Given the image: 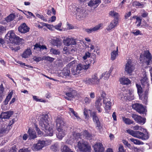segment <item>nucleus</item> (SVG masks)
Masks as SVG:
<instances>
[{"label": "nucleus", "mask_w": 152, "mask_h": 152, "mask_svg": "<svg viewBox=\"0 0 152 152\" xmlns=\"http://www.w3.org/2000/svg\"><path fill=\"white\" fill-rule=\"evenodd\" d=\"M48 116L47 114H43L39 118V124L42 130L48 136H52L53 134L52 124L49 122Z\"/></svg>", "instance_id": "obj_1"}, {"label": "nucleus", "mask_w": 152, "mask_h": 152, "mask_svg": "<svg viewBox=\"0 0 152 152\" xmlns=\"http://www.w3.org/2000/svg\"><path fill=\"white\" fill-rule=\"evenodd\" d=\"M56 129L58 133L56 134L57 137L60 140L62 139L65 135V126L61 118L57 117L56 120Z\"/></svg>", "instance_id": "obj_2"}, {"label": "nucleus", "mask_w": 152, "mask_h": 152, "mask_svg": "<svg viewBox=\"0 0 152 152\" xmlns=\"http://www.w3.org/2000/svg\"><path fill=\"white\" fill-rule=\"evenodd\" d=\"M72 135L70 137L69 140L72 142H73L75 140L78 139V138H85L87 139L90 140L92 137V135L86 130L81 133H77L73 131L72 132Z\"/></svg>", "instance_id": "obj_3"}, {"label": "nucleus", "mask_w": 152, "mask_h": 152, "mask_svg": "<svg viewBox=\"0 0 152 152\" xmlns=\"http://www.w3.org/2000/svg\"><path fill=\"white\" fill-rule=\"evenodd\" d=\"M127 132L133 137L143 140H147L149 138V135L147 132L144 133L140 131H134L132 130L128 129L127 130Z\"/></svg>", "instance_id": "obj_4"}, {"label": "nucleus", "mask_w": 152, "mask_h": 152, "mask_svg": "<svg viewBox=\"0 0 152 152\" xmlns=\"http://www.w3.org/2000/svg\"><path fill=\"white\" fill-rule=\"evenodd\" d=\"M95 62V59L91 58L89 60L86 61H85V64H78L77 66L76 69V71L77 73L79 74L80 73L82 70L87 69L91 66V64L92 63L94 64Z\"/></svg>", "instance_id": "obj_5"}, {"label": "nucleus", "mask_w": 152, "mask_h": 152, "mask_svg": "<svg viewBox=\"0 0 152 152\" xmlns=\"http://www.w3.org/2000/svg\"><path fill=\"white\" fill-rule=\"evenodd\" d=\"M77 147L80 151L83 152H90L91 150V146L89 144L84 140L78 142Z\"/></svg>", "instance_id": "obj_6"}, {"label": "nucleus", "mask_w": 152, "mask_h": 152, "mask_svg": "<svg viewBox=\"0 0 152 152\" xmlns=\"http://www.w3.org/2000/svg\"><path fill=\"white\" fill-rule=\"evenodd\" d=\"M5 38L8 39L10 42L14 44H18L20 41V38L18 36H16L15 34L12 30L9 31L5 36Z\"/></svg>", "instance_id": "obj_7"}, {"label": "nucleus", "mask_w": 152, "mask_h": 152, "mask_svg": "<svg viewBox=\"0 0 152 152\" xmlns=\"http://www.w3.org/2000/svg\"><path fill=\"white\" fill-rule=\"evenodd\" d=\"M99 81V79L98 77V75L97 73H94L92 75L91 78H86L83 80V82L86 84L91 85L98 84Z\"/></svg>", "instance_id": "obj_8"}, {"label": "nucleus", "mask_w": 152, "mask_h": 152, "mask_svg": "<svg viewBox=\"0 0 152 152\" xmlns=\"http://www.w3.org/2000/svg\"><path fill=\"white\" fill-rule=\"evenodd\" d=\"M143 58V61L146 63L147 65H149L152 62V56L148 50L145 51L143 55H141L140 56V60H142Z\"/></svg>", "instance_id": "obj_9"}, {"label": "nucleus", "mask_w": 152, "mask_h": 152, "mask_svg": "<svg viewBox=\"0 0 152 152\" xmlns=\"http://www.w3.org/2000/svg\"><path fill=\"white\" fill-rule=\"evenodd\" d=\"M66 92L64 96V98L68 100H71V98H75L77 95L76 91L73 88L68 87L67 88Z\"/></svg>", "instance_id": "obj_10"}, {"label": "nucleus", "mask_w": 152, "mask_h": 152, "mask_svg": "<svg viewBox=\"0 0 152 152\" xmlns=\"http://www.w3.org/2000/svg\"><path fill=\"white\" fill-rule=\"evenodd\" d=\"M134 69V66L132 62L129 61H128L126 64L125 70L128 74L131 75Z\"/></svg>", "instance_id": "obj_11"}, {"label": "nucleus", "mask_w": 152, "mask_h": 152, "mask_svg": "<svg viewBox=\"0 0 152 152\" xmlns=\"http://www.w3.org/2000/svg\"><path fill=\"white\" fill-rule=\"evenodd\" d=\"M132 107L140 114H143L145 111V108L141 104L135 103L133 104Z\"/></svg>", "instance_id": "obj_12"}, {"label": "nucleus", "mask_w": 152, "mask_h": 152, "mask_svg": "<svg viewBox=\"0 0 152 152\" xmlns=\"http://www.w3.org/2000/svg\"><path fill=\"white\" fill-rule=\"evenodd\" d=\"M72 10L75 12V14L77 16H79L80 18H82L85 17V11L84 10L75 7H74Z\"/></svg>", "instance_id": "obj_13"}, {"label": "nucleus", "mask_w": 152, "mask_h": 152, "mask_svg": "<svg viewBox=\"0 0 152 152\" xmlns=\"http://www.w3.org/2000/svg\"><path fill=\"white\" fill-rule=\"evenodd\" d=\"M45 144V142L44 140H39L38 142L34 145L32 149L34 151H37L41 149Z\"/></svg>", "instance_id": "obj_14"}, {"label": "nucleus", "mask_w": 152, "mask_h": 152, "mask_svg": "<svg viewBox=\"0 0 152 152\" xmlns=\"http://www.w3.org/2000/svg\"><path fill=\"white\" fill-rule=\"evenodd\" d=\"M131 116L135 121L140 124L143 125L145 122V119L142 118L140 116L135 114H132Z\"/></svg>", "instance_id": "obj_15"}, {"label": "nucleus", "mask_w": 152, "mask_h": 152, "mask_svg": "<svg viewBox=\"0 0 152 152\" xmlns=\"http://www.w3.org/2000/svg\"><path fill=\"white\" fill-rule=\"evenodd\" d=\"M64 44L67 46H69L71 45H75L76 44L75 40L73 38H67L63 40Z\"/></svg>", "instance_id": "obj_16"}, {"label": "nucleus", "mask_w": 152, "mask_h": 152, "mask_svg": "<svg viewBox=\"0 0 152 152\" xmlns=\"http://www.w3.org/2000/svg\"><path fill=\"white\" fill-rule=\"evenodd\" d=\"M95 152H103L104 148L102 144L100 142L96 143L94 146Z\"/></svg>", "instance_id": "obj_17"}, {"label": "nucleus", "mask_w": 152, "mask_h": 152, "mask_svg": "<svg viewBox=\"0 0 152 152\" xmlns=\"http://www.w3.org/2000/svg\"><path fill=\"white\" fill-rule=\"evenodd\" d=\"M13 114V112L12 111H8L2 113L0 115V118L8 119Z\"/></svg>", "instance_id": "obj_18"}, {"label": "nucleus", "mask_w": 152, "mask_h": 152, "mask_svg": "<svg viewBox=\"0 0 152 152\" xmlns=\"http://www.w3.org/2000/svg\"><path fill=\"white\" fill-rule=\"evenodd\" d=\"M102 26V24H99L92 28H85L84 29V30L88 34H90L100 29Z\"/></svg>", "instance_id": "obj_19"}, {"label": "nucleus", "mask_w": 152, "mask_h": 152, "mask_svg": "<svg viewBox=\"0 0 152 152\" xmlns=\"http://www.w3.org/2000/svg\"><path fill=\"white\" fill-rule=\"evenodd\" d=\"M18 30L21 33H25L29 31V28L25 23H23L19 27Z\"/></svg>", "instance_id": "obj_20"}, {"label": "nucleus", "mask_w": 152, "mask_h": 152, "mask_svg": "<svg viewBox=\"0 0 152 152\" xmlns=\"http://www.w3.org/2000/svg\"><path fill=\"white\" fill-rule=\"evenodd\" d=\"M100 3V0H91L88 2V5L91 8H95Z\"/></svg>", "instance_id": "obj_21"}, {"label": "nucleus", "mask_w": 152, "mask_h": 152, "mask_svg": "<svg viewBox=\"0 0 152 152\" xmlns=\"http://www.w3.org/2000/svg\"><path fill=\"white\" fill-rule=\"evenodd\" d=\"M70 72L69 70L65 69L60 73V76L63 78L69 79L71 77L70 75Z\"/></svg>", "instance_id": "obj_22"}, {"label": "nucleus", "mask_w": 152, "mask_h": 152, "mask_svg": "<svg viewBox=\"0 0 152 152\" xmlns=\"http://www.w3.org/2000/svg\"><path fill=\"white\" fill-rule=\"evenodd\" d=\"M101 100L102 99L100 98H99L96 101L95 103V107L99 113H101L102 111V109L101 108L102 106Z\"/></svg>", "instance_id": "obj_23"}, {"label": "nucleus", "mask_w": 152, "mask_h": 152, "mask_svg": "<svg viewBox=\"0 0 152 152\" xmlns=\"http://www.w3.org/2000/svg\"><path fill=\"white\" fill-rule=\"evenodd\" d=\"M127 99L129 100H132L134 99V97L133 94V91L132 90H128L126 91Z\"/></svg>", "instance_id": "obj_24"}, {"label": "nucleus", "mask_w": 152, "mask_h": 152, "mask_svg": "<svg viewBox=\"0 0 152 152\" xmlns=\"http://www.w3.org/2000/svg\"><path fill=\"white\" fill-rule=\"evenodd\" d=\"M118 23L117 19H115L113 20L110 24L107 27V29L108 30H110L116 26Z\"/></svg>", "instance_id": "obj_25"}, {"label": "nucleus", "mask_w": 152, "mask_h": 152, "mask_svg": "<svg viewBox=\"0 0 152 152\" xmlns=\"http://www.w3.org/2000/svg\"><path fill=\"white\" fill-rule=\"evenodd\" d=\"M141 82L142 86H149L148 80L146 75H145V76L142 77L141 80Z\"/></svg>", "instance_id": "obj_26"}, {"label": "nucleus", "mask_w": 152, "mask_h": 152, "mask_svg": "<svg viewBox=\"0 0 152 152\" xmlns=\"http://www.w3.org/2000/svg\"><path fill=\"white\" fill-rule=\"evenodd\" d=\"M7 131V127H6L4 124L1 123L0 122V136L1 134L6 133Z\"/></svg>", "instance_id": "obj_27"}, {"label": "nucleus", "mask_w": 152, "mask_h": 152, "mask_svg": "<svg viewBox=\"0 0 152 152\" xmlns=\"http://www.w3.org/2000/svg\"><path fill=\"white\" fill-rule=\"evenodd\" d=\"M103 102L104 104H105V110L110 109L111 104L109 101V99L107 98H104Z\"/></svg>", "instance_id": "obj_28"}, {"label": "nucleus", "mask_w": 152, "mask_h": 152, "mask_svg": "<svg viewBox=\"0 0 152 152\" xmlns=\"http://www.w3.org/2000/svg\"><path fill=\"white\" fill-rule=\"evenodd\" d=\"M31 54V49L29 48L27 49L24 52L22 55V56L24 58H28Z\"/></svg>", "instance_id": "obj_29"}, {"label": "nucleus", "mask_w": 152, "mask_h": 152, "mask_svg": "<svg viewBox=\"0 0 152 152\" xmlns=\"http://www.w3.org/2000/svg\"><path fill=\"white\" fill-rule=\"evenodd\" d=\"M34 49H36L38 50H41L44 49H47L46 46L45 45H41L39 44H36L34 45Z\"/></svg>", "instance_id": "obj_30"}, {"label": "nucleus", "mask_w": 152, "mask_h": 152, "mask_svg": "<svg viewBox=\"0 0 152 152\" xmlns=\"http://www.w3.org/2000/svg\"><path fill=\"white\" fill-rule=\"evenodd\" d=\"M118 55V48L117 47L116 50H113L111 53V60H114L116 58V57Z\"/></svg>", "instance_id": "obj_31"}, {"label": "nucleus", "mask_w": 152, "mask_h": 152, "mask_svg": "<svg viewBox=\"0 0 152 152\" xmlns=\"http://www.w3.org/2000/svg\"><path fill=\"white\" fill-rule=\"evenodd\" d=\"M121 83L123 85H128L131 83V81L127 78L123 77L120 79Z\"/></svg>", "instance_id": "obj_32"}, {"label": "nucleus", "mask_w": 152, "mask_h": 152, "mask_svg": "<svg viewBox=\"0 0 152 152\" xmlns=\"http://www.w3.org/2000/svg\"><path fill=\"white\" fill-rule=\"evenodd\" d=\"M28 132L31 138L33 139L36 137L37 136L35 132L32 129L29 128L28 129Z\"/></svg>", "instance_id": "obj_33"}, {"label": "nucleus", "mask_w": 152, "mask_h": 152, "mask_svg": "<svg viewBox=\"0 0 152 152\" xmlns=\"http://www.w3.org/2000/svg\"><path fill=\"white\" fill-rule=\"evenodd\" d=\"M122 120L124 123L126 124L130 125L133 124L134 121L129 118H126L124 117H122Z\"/></svg>", "instance_id": "obj_34"}, {"label": "nucleus", "mask_w": 152, "mask_h": 152, "mask_svg": "<svg viewBox=\"0 0 152 152\" xmlns=\"http://www.w3.org/2000/svg\"><path fill=\"white\" fill-rule=\"evenodd\" d=\"M139 97L140 99L143 102L146 104L147 102L148 95L143 94L141 95H140Z\"/></svg>", "instance_id": "obj_35"}, {"label": "nucleus", "mask_w": 152, "mask_h": 152, "mask_svg": "<svg viewBox=\"0 0 152 152\" xmlns=\"http://www.w3.org/2000/svg\"><path fill=\"white\" fill-rule=\"evenodd\" d=\"M91 115L93 117V121L95 124L100 122L99 119L97 117L96 113L93 112Z\"/></svg>", "instance_id": "obj_36"}, {"label": "nucleus", "mask_w": 152, "mask_h": 152, "mask_svg": "<svg viewBox=\"0 0 152 152\" xmlns=\"http://www.w3.org/2000/svg\"><path fill=\"white\" fill-rule=\"evenodd\" d=\"M4 88L3 87V84H2L0 86V102H1L4 96Z\"/></svg>", "instance_id": "obj_37"}, {"label": "nucleus", "mask_w": 152, "mask_h": 152, "mask_svg": "<svg viewBox=\"0 0 152 152\" xmlns=\"http://www.w3.org/2000/svg\"><path fill=\"white\" fill-rule=\"evenodd\" d=\"M69 113L71 115V113H72L73 115L75 116L77 119L80 118L79 116L78 115L77 113L73 109L71 108H69Z\"/></svg>", "instance_id": "obj_38"}, {"label": "nucleus", "mask_w": 152, "mask_h": 152, "mask_svg": "<svg viewBox=\"0 0 152 152\" xmlns=\"http://www.w3.org/2000/svg\"><path fill=\"white\" fill-rule=\"evenodd\" d=\"M130 140L131 142H133L134 144L136 145H143L144 144L143 142L140 140L133 138H130Z\"/></svg>", "instance_id": "obj_39"}, {"label": "nucleus", "mask_w": 152, "mask_h": 152, "mask_svg": "<svg viewBox=\"0 0 152 152\" xmlns=\"http://www.w3.org/2000/svg\"><path fill=\"white\" fill-rule=\"evenodd\" d=\"M132 5L134 6H137L140 8L143 7L144 5L142 2L140 3L138 1H135L133 2Z\"/></svg>", "instance_id": "obj_40"}, {"label": "nucleus", "mask_w": 152, "mask_h": 152, "mask_svg": "<svg viewBox=\"0 0 152 152\" xmlns=\"http://www.w3.org/2000/svg\"><path fill=\"white\" fill-rule=\"evenodd\" d=\"M15 15L14 14H10L7 16L5 19V20L7 22H9L15 18Z\"/></svg>", "instance_id": "obj_41"}, {"label": "nucleus", "mask_w": 152, "mask_h": 152, "mask_svg": "<svg viewBox=\"0 0 152 152\" xmlns=\"http://www.w3.org/2000/svg\"><path fill=\"white\" fill-rule=\"evenodd\" d=\"M126 94L125 92H123L120 93L119 94V98L122 100H124L127 99L126 95L125 94Z\"/></svg>", "instance_id": "obj_42"}, {"label": "nucleus", "mask_w": 152, "mask_h": 152, "mask_svg": "<svg viewBox=\"0 0 152 152\" xmlns=\"http://www.w3.org/2000/svg\"><path fill=\"white\" fill-rule=\"evenodd\" d=\"M136 85L137 90V93L139 96H140V95H141L142 92V88L140 84L136 83Z\"/></svg>", "instance_id": "obj_43"}, {"label": "nucleus", "mask_w": 152, "mask_h": 152, "mask_svg": "<svg viewBox=\"0 0 152 152\" xmlns=\"http://www.w3.org/2000/svg\"><path fill=\"white\" fill-rule=\"evenodd\" d=\"M62 152H73L72 150L66 145L63 146Z\"/></svg>", "instance_id": "obj_44"}, {"label": "nucleus", "mask_w": 152, "mask_h": 152, "mask_svg": "<svg viewBox=\"0 0 152 152\" xmlns=\"http://www.w3.org/2000/svg\"><path fill=\"white\" fill-rule=\"evenodd\" d=\"M50 51L51 53L54 55H59L60 53V51L58 50L52 48L50 49Z\"/></svg>", "instance_id": "obj_45"}, {"label": "nucleus", "mask_w": 152, "mask_h": 152, "mask_svg": "<svg viewBox=\"0 0 152 152\" xmlns=\"http://www.w3.org/2000/svg\"><path fill=\"white\" fill-rule=\"evenodd\" d=\"M52 44L54 46H58L60 44V41L59 39H54L52 41Z\"/></svg>", "instance_id": "obj_46"}, {"label": "nucleus", "mask_w": 152, "mask_h": 152, "mask_svg": "<svg viewBox=\"0 0 152 152\" xmlns=\"http://www.w3.org/2000/svg\"><path fill=\"white\" fill-rule=\"evenodd\" d=\"M110 15L112 16H113L115 18H116L117 19V18L118 16V14L116 13L114 11H111L110 12Z\"/></svg>", "instance_id": "obj_47"}, {"label": "nucleus", "mask_w": 152, "mask_h": 152, "mask_svg": "<svg viewBox=\"0 0 152 152\" xmlns=\"http://www.w3.org/2000/svg\"><path fill=\"white\" fill-rule=\"evenodd\" d=\"M110 75V74L109 72H104V79L105 80H107L109 78Z\"/></svg>", "instance_id": "obj_48"}, {"label": "nucleus", "mask_w": 152, "mask_h": 152, "mask_svg": "<svg viewBox=\"0 0 152 152\" xmlns=\"http://www.w3.org/2000/svg\"><path fill=\"white\" fill-rule=\"evenodd\" d=\"M33 98L34 100L37 102H45V100L42 99H39L38 97L36 96H33Z\"/></svg>", "instance_id": "obj_49"}, {"label": "nucleus", "mask_w": 152, "mask_h": 152, "mask_svg": "<svg viewBox=\"0 0 152 152\" xmlns=\"http://www.w3.org/2000/svg\"><path fill=\"white\" fill-rule=\"evenodd\" d=\"M54 58L49 56H43V60L49 61L50 62H52L54 60Z\"/></svg>", "instance_id": "obj_50"}, {"label": "nucleus", "mask_w": 152, "mask_h": 152, "mask_svg": "<svg viewBox=\"0 0 152 152\" xmlns=\"http://www.w3.org/2000/svg\"><path fill=\"white\" fill-rule=\"evenodd\" d=\"M142 19L139 17H137L136 18V23L137 24V26H140L141 23Z\"/></svg>", "instance_id": "obj_51"}, {"label": "nucleus", "mask_w": 152, "mask_h": 152, "mask_svg": "<svg viewBox=\"0 0 152 152\" xmlns=\"http://www.w3.org/2000/svg\"><path fill=\"white\" fill-rule=\"evenodd\" d=\"M33 59L35 61L37 62H38L41 60H43V56L42 57H37L36 56H35L34 57Z\"/></svg>", "instance_id": "obj_52"}, {"label": "nucleus", "mask_w": 152, "mask_h": 152, "mask_svg": "<svg viewBox=\"0 0 152 152\" xmlns=\"http://www.w3.org/2000/svg\"><path fill=\"white\" fill-rule=\"evenodd\" d=\"M90 53L88 52L86 53L85 55L83 57V58L84 60H86L87 58H89L90 56Z\"/></svg>", "instance_id": "obj_53"}, {"label": "nucleus", "mask_w": 152, "mask_h": 152, "mask_svg": "<svg viewBox=\"0 0 152 152\" xmlns=\"http://www.w3.org/2000/svg\"><path fill=\"white\" fill-rule=\"evenodd\" d=\"M5 27L2 26H0V35H1L4 33L6 31Z\"/></svg>", "instance_id": "obj_54"}, {"label": "nucleus", "mask_w": 152, "mask_h": 152, "mask_svg": "<svg viewBox=\"0 0 152 152\" xmlns=\"http://www.w3.org/2000/svg\"><path fill=\"white\" fill-rule=\"evenodd\" d=\"M95 126L97 129L100 130L102 128V126L101 125L100 122L95 124Z\"/></svg>", "instance_id": "obj_55"}, {"label": "nucleus", "mask_w": 152, "mask_h": 152, "mask_svg": "<svg viewBox=\"0 0 152 152\" xmlns=\"http://www.w3.org/2000/svg\"><path fill=\"white\" fill-rule=\"evenodd\" d=\"M61 26V23H59L58 25L54 26V28H55L57 30L61 31L62 29L60 28Z\"/></svg>", "instance_id": "obj_56"}, {"label": "nucleus", "mask_w": 152, "mask_h": 152, "mask_svg": "<svg viewBox=\"0 0 152 152\" xmlns=\"http://www.w3.org/2000/svg\"><path fill=\"white\" fill-rule=\"evenodd\" d=\"M19 152H30V150L28 148H23L20 149Z\"/></svg>", "instance_id": "obj_57"}, {"label": "nucleus", "mask_w": 152, "mask_h": 152, "mask_svg": "<svg viewBox=\"0 0 152 152\" xmlns=\"http://www.w3.org/2000/svg\"><path fill=\"white\" fill-rule=\"evenodd\" d=\"M132 33L135 36H137L139 34L141 35L140 31L138 30H134L132 32Z\"/></svg>", "instance_id": "obj_58"}, {"label": "nucleus", "mask_w": 152, "mask_h": 152, "mask_svg": "<svg viewBox=\"0 0 152 152\" xmlns=\"http://www.w3.org/2000/svg\"><path fill=\"white\" fill-rule=\"evenodd\" d=\"M84 100L85 103L88 104L91 102V99L89 98L86 97L85 98Z\"/></svg>", "instance_id": "obj_59"}, {"label": "nucleus", "mask_w": 152, "mask_h": 152, "mask_svg": "<svg viewBox=\"0 0 152 152\" xmlns=\"http://www.w3.org/2000/svg\"><path fill=\"white\" fill-rule=\"evenodd\" d=\"M35 127L38 134L39 135H41L42 134V132L40 131L38 127L36 125H35Z\"/></svg>", "instance_id": "obj_60"}, {"label": "nucleus", "mask_w": 152, "mask_h": 152, "mask_svg": "<svg viewBox=\"0 0 152 152\" xmlns=\"http://www.w3.org/2000/svg\"><path fill=\"white\" fill-rule=\"evenodd\" d=\"M132 150L135 152H142V150L139 148L137 147H133L132 148Z\"/></svg>", "instance_id": "obj_61"}, {"label": "nucleus", "mask_w": 152, "mask_h": 152, "mask_svg": "<svg viewBox=\"0 0 152 152\" xmlns=\"http://www.w3.org/2000/svg\"><path fill=\"white\" fill-rule=\"evenodd\" d=\"M88 110L86 109H84V114L85 116V118H87L89 117V116L88 114Z\"/></svg>", "instance_id": "obj_62"}, {"label": "nucleus", "mask_w": 152, "mask_h": 152, "mask_svg": "<svg viewBox=\"0 0 152 152\" xmlns=\"http://www.w3.org/2000/svg\"><path fill=\"white\" fill-rule=\"evenodd\" d=\"M46 27L49 30L51 31L54 30V26L50 24H48Z\"/></svg>", "instance_id": "obj_63"}, {"label": "nucleus", "mask_w": 152, "mask_h": 152, "mask_svg": "<svg viewBox=\"0 0 152 152\" xmlns=\"http://www.w3.org/2000/svg\"><path fill=\"white\" fill-rule=\"evenodd\" d=\"M118 150V152H125L124 149V147L122 146H120Z\"/></svg>", "instance_id": "obj_64"}]
</instances>
